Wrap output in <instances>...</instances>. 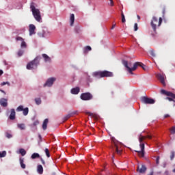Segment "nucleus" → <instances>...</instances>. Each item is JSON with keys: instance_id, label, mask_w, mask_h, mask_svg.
<instances>
[{"instance_id": "423d86ee", "label": "nucleus", "mask_w": 175, "mask_h": 175, "mask_svg": "<svg viewBox=\"0 0 175 175\" xmlns=\"http://www.w3.org/2000/svg\"><path fill=\"white\" fill-rule=\"evenodd\" d=\"M40 59H41V57L40 56L36 57L33 61L29 62L27 64V68L28 70H32V69L36 68L40 64Z\"/></svg>"}, {"instance_id": "1a4fd4ad", "label": "nucleus", "mask_w": 175, "mask_h": 175, "mask_svg": "<svg viewBox=\"0 0 175 175\" xmlns=\"http://www.w3.org/2000/svg\"><path fill=\"white\" fill-rule=\"evenodd\" d=\"M81 98L83 100H90L93 98V96L89 92L83 93L81 95Z\"/></svg>"}, {"instance_id": "dca6fc26", "label": "nucleus", "mask_w": 175, "mask_h": 175, "mask_svg": "<svg viewBox=\"0 0 175 175\" xmlns=\"http://www.w3.org/2000/svg\"><path fill=\"white\" fill-rule=\"evenodd\" d=\"M0 104L1 106L5 107L8 106V103H7V100L5 98H2L0 100Z\"/></svg>"}, {"instance_id": "6ab92c4d", "label": "nucleus", "mask_w": 175, "mask_h": 175, "mask_svg": "<svg viewBox=\"0 0 175 175\" xmlns=\"http://www.w3.org/2000/svg\"><path fill=\"white\" fill-rule=\"evenodd\" d=\"M37 171L40 174H43V167L41 165H38V168H37Z\"/></svg>"}, {"instance_id": "a19ab883", "label": "nucleus", "mask_w": 175, "mask_h": 175, "mask_svg": "<svg viewBox=\"0 0 175 175\" xmlns=\"http://www.w3.org/2000/svg\"><path fill=\"white\" fill-rule=\"evenodd\" d=\"M16 41H21V42L24 40L23 38H22V37H16Z\"/></svg>"}, {"instance_id": "5701e85b", "label": "nucleus", "mask_w": 175, "mask_h": 175, "mask_svg": "<svg viewBox=\"0 0 175 175\" xmlns=\"http://www.w3.org/2000/svg\"><path fill=\"white\" fill-rule=\"evenodd\" d=\"M40 154H38V153H33V154L31 155V158L32 159H38V158H40Z\"/></svg>"}, {"instance_id": "79ce46f5", "label": "nucleus", "mask_w": 175, "mask_h": 175, "mask_svg": "<svg viewBox=\"0 0 175 175\" xmlns=\"http://www.w3.org/2000/svg\"><path fill=\"white\" fill-rule=\"evenodd\" d=\"M159 159H160V157H157L156 158V164H157V165L159 164Z\"/></svg>"}, {"instance_id": "473e14b6", "label": "nucleus", "mask_w": 175, "mask_h": 175, "mask_svg": "<svg viewBox=\"0 0 175 175\" xmlns=\"http://www.w3.org/2000/svg\"><path fill=\"white\" fill-rule=\"evenodd\" d=\"M126 22V19H125V15L124 14V13L122 12V23H125Z\"/></svg>"}, {"instance_id": "e433bc0d", "label": "nucleus", "mask_w": 175, "mask_h": 175, "mask_svg": "<svg viewBox=\"0 0 175 175\" xmlns=\"http://www.w3.org/2000/svg\"><path fill=\"white\" fill-rule=\"evenodd\" d=\"M170 131L171 134H175V126H173Z\"/></svg>"}, {"instance_id": "de8ad7c7", "label": "nucleus", "mask_w": 175, "mask_h": 175, "mask_svg": "<svg viewBox=\"0 0 175 175\" xmlns=\"http://www.w3.org/2000/svg\"><path fill=\"white\" fill-rule=\"evenodd\" d=\"M170 117L169 114H165V116H164V118H167Z\"/></svg>"}, {"instance_id": "6e6d98bb", "label": "nucleus", "mask_w": 175, "mask_h": 175, "mask_svg": "<svg viewBox=\"0 0 175 175\" xmlns=\"http://www.w3.org/2000/svg\"><path fill=\"white\" fill-rule=\"evenodd\" d=\"M153 174H154L153 172H150V174H149V175H153Z\"/></svg>"}, {"instance_id": "ea45409f", "label": "nucleus", "mask_w": 175, "mask_h": 175, "mask_svg": "<svg viewBox=\"0 0 175 175\" xmlns=\"http://www.w3.org/2000/svg\"><path fill=\"white\" fill-rule=\"evenodd\" d=\"M8 85V86H10V83L9 82H3V83H1V86H4V85Z\"/></svg>"}, {"instance_id": "58836bf2", "label": "nucleus", "mask_w": 175, "mask_h": 175, "mask_svg": "<svg viewBox=\"0 0 175 175\" xmlns=\"http://www.w3.org/2000/svg\"><path fill=\"white\" fill-rule=\"evenodd\" d=\"M138 30L137 23H134V31H137Z\"/></svg>"}, {"instance_id": "bf43d9fd", "label": "nucleus", "mask_w": 175, "mask_h": 175, "mask_svg": "<svg viewBox=\"0 0 175 175\" xmlns=\"http://www.w3.org/2000/svg\"><path fill=\"white\" fill-rule=\"evenodd\" d=\"M113 175H117V174H113Z\"/></svg>"}, {"instance_id": "c85d7f7f", "label": "nucleus", "mask_w": 175, "mask_h": 175, "mask_svg": "<svg viewBox=\"0 0 175 175\" xmlns=\"http://www.w3.org/2000/svg\"><path fill=\"white\" fill-rule=\"evenodd\" d=\"M149 54H150V55H152V57H156L155 52L154 51V50H150L149 51Z\"/></svg>"}, {"instance_id": "3c124183", "label": "nucleus", "mask_w": 175, "mask_h": 175, "mask_svg": "<svg viewBox=\"0 0 175 175\" xmlns=\"http://www.w3.org/2000/svg\"><path fill=\"white\" fill-rule=\"evenodd\" d=\"M116 27V24L113 25L111 29H113Z\"/></svg>"}, {"instance_id": "72a5a7b5", "label": "nucleus", "mask_w": 175, "mask_h": 175, "mask_svg": "<svg viewBox=\"0 0 175 175\" xmlns=\"http://www.w3.org/2000/svg\"><path fill=\"white\" fill-rule=\"evenodd\" d=\"M45 153H46L47 157L49 158L51 155H50V152H49V150L48 148L45 149Z\"/></svg>"}, {"instance_id": "c756f323", "label": "nucleus", "mask_w": 175, "mask_h": 175, "mask_svg": "<svg viewBox=\"0 0 175 175\" xmlns=\"http://www.w3.org/2000/svg\"><path fill=\"white\" fill-rule=\"evenodd\" d=\"M175 157V152L174 151L171 152V154L170 156V160H173Z\"/></svg>"}, {"instance_id": "4468645a", "label": "nucleus", "mask_w": 175, "mask_h": 175, "mask_svg": "<svg viewBox=\"0 0 175 175\" xmlns=\"http://www.w3.org/2000/svg\"><path fill=\"white\" fill-rule=\"evenodd\" d=\"M113 142L115 145V147H116V153H118V154H121V150H118V147L117 146V145H120V144L114 139H113Z\"/></svg>"}, {"instance_id": "37998d69", "label": "nucleus", "mask_w": 175, "mask_h": 175, "mask_svg": "<svg viewBox=\"0 0 175 175\" xmlns=\"http://www.w3.org/2000/svg\"><path fill=\"white\" fill-rule=\"evenodd\" d=\"M77 113H78V111H75L70 113V115H71V116H73L74 115L77 114Z\"/></svg>"}, {"instance_id": "0eeeda50", "label": "nucleus", "mask_w": 175, "mask_h": 175, "mask_svg": "<svg viewBox=\"0 0 175 175\" xmlns=\"http://www.w3.org/2000/svg\"><path fill=\"white\" fill-rule=\"evenodd\" d=\"M160 93H161L162 94H164L165 96H167L169 97L165 98V100H168L169 101H172L173 102V106H175V100L174 99H175V94L172 93L171 92H167L165 91V90H161V91H160Z\"/></svg>"}, {"instance_id": "5fc2aeb1", "label": "nucleus", "mask_w": 175, "mask_h": 175, "mask_svg": "<svg viewBox=\"0 0 175 175\" xmlns=\"http://www.w3.org/2000/svg\"><path fill=\"white\" fill-rule=\"evenodd\" d=\"M0 91L5 94V92L3 90H0Z\"/></svg>"}, {"instance_id": "7c9ffc66", "label": "nucleus", "mask_w": 175, "mask_h": 175, "mask_svg": "<svg viewBox=\"0 0 175 175\" xmlns=\"http://www.w3.org/2000/svg\"><path fill=\"white\" fill-rule=\"evenodd\" d=\"M23 109H24L23 106L21 105V106H19V107L16 109V111H17L18 112H20V111H23Z\"/></svg>"}, {"instance_id": "412c9836", "label": "nucleus", "mask_w": 175, "mask_h": 175, "mask_svg": "<svg viewBox=\"0 0 175 175\" xmlns=\"http://www.w3.org/2000/svg\"><path fill=\"white\" fill-rule=\"evenodd\" d=\"M42 57H44V61L46 62H51V58L47 55L43 54Z\"/></svg>"}, {"instance_id": "f8f14e48", "label": "nucleus", "mask_w": 175, "mask_h": 175, "mask_svg": "<svg viewBox=\"0 0 175 175\" xmlns=\"http://www.w3.org/2000/svg\"><path fill=\"white\" fill-rule=\"evenodd\" d=\"M147 168L145 165H142L140 166H138V168L137 169V172H139V174H144L146 171Z\"/></svg>"}, {"instance_id": "b1692460", "label": "nucleus", "mask_w": 175, "mask_h": 175, "mask_svg": "<svg viewBox=\"0 0 175 175\" xmlns=\"http://www.w3.org/2000/svg\"><path fill=\"white\" fill-rule=\"evenodd\" d=\"M18 128L20 129L21 130H25V125L24 124H18Z\"/></svg>"}, {"instance_id": "603ef678", "label": "nucleus", "mask_w": 175, "mask_h": 175, "mask_svg": "<svg viewBox=\"0 0 175 175\" xmlns=\"http://www.w3.org/2000/svg\"><path fill=\"white\" fill-rule=\"evenodd\" d=\"M137 18H138V20H140V16H139V15H137Z\"/></svg>"}, {"instance_id": "39448f33", "label": "nucleus", "mask_w": 175, "mask_h": 175, "mask_svg": "<svg viewBox=\"0 0 175 175\" xmlns=\"http://www.w3.org/2000/svg\"><path fill=\"white\" fill-rule=\"evenodd\" d=\"M94 77L97 78L112 77L113 74L109 71L96 72L93 74Z\"/></svg>"}, {"instance_id": "864d4df0", "label": "nucleus", "mask_w": 175, "mask_h": 175, "mask_svg": "<svg viewBox=\"0 0 175 175\" xmlns=\"http://www.w3.org/2000/svg\"><path fill=\"white\" fill-rule=\"evenodd\" d=\"M165 8L163 10V14H165Z\"/></svg>"}, {"instance_id": "49530a36", "label": "nucleus", "mask_w": 175, "mask_h": 175, "mask_svg": "<svg viewBox=\"0 0 175 175\" xmlns=\"http://www.w3.org/2000/svg\"><path fill=\"white\" fill-rule=\"evenodd\" d=\"M40 160H41L42 163L44 165H45V161L43 160L42 158H41Z\"/></svg>"}, {"instance_id": "20e7f679", "label": "nucleus", "mask_w": 175, "mask_h": 175, "mask_svg": "<svg viewBox=\"0 0 175 175\" xmlns=\"http://www.w3.org/2000/svg\"><path fill=\"white\" fill-rule=\"evenodd\" d=\"M31 10L36 21H38V23H42V19L40 10L36 8V7L33 4L31 5Z\"/></svg>"}, {"instance_id": "f704fd0d", "label": "nucleus", "mask_w": 175, "mask_h": 175, "mask_svg": "<svg viewBox=\"0 0 175 175\" xmlns=\"http://www.w3.org/2000/svg\"><path fill=\"white\" fill-rule=\"evenodd\" d=\"M21 47L25 49L27 47V44L24 40L21 43Z\"/></svg>"}, {"instance_id": "4d7b16f0", "label": "nucleus", "mask_w": 175, "mask_h": 175, "mask_svg": "<svg viewBox=\"0 0 175 175\" xmlns=\"http://www.w3.org/2000/svg\"><path fill=\"white\" fill-rule=\"evenodd\" d=\"M172 172H175V168H174V170H172Z\"/></svg>"}, {"instance_id": "6e6552de", "label": "nucleus", "mask_w": 175, "mask_h": 175, "mask_svg": "<svg viewBox=\"0 0 175 175\" xmlns=\"http://www.w3.org/2000/svg\"><path fill=\"white\" fill-rule=\"evenodd\" d=\"M141 102H142V103L149 105H152L155 103V100L154 99L146 96L141 98Z\"/></svg>"}, {"instance_id": "c03bdc74", "label": "nucleus", "mask_w": 175, "mask_h": 175, "mask_svg": "<svg viewBox=\"0 0 175 175\" xmlns=\"http://www.w3.org/2000/svg\"><path fill=\"white\" fill-rule=\"evenodd\" d=\"M6 137H7L8 139H10V138H11L12 136V135H10V133H7V134H6Z\"/></svg>"}, {"instance_id": "393cba45", "label": "nucleus", "mask_w": 175, "mask_h": 175, "mask_svg": "<svg viewBox=\"0 0 175 175\" xmlns=\"http://www.w3.org/2000/svg\"><path fill=\"white\" fill-rule=\"evenodd\" d=\"M19 153L21 154L22 156H25L26 154V151L23 148H21L19 150Z\"/></svg>"}, {"instance_id": "13d9d810", "label": "nucleus", "mask_w": 175, "mask_h": 175, "mask_svg": "<svg viewBox=\"0 0 175 175\" xmlns=\"http://www.w3.org/2000/svg\"><path fill=\"white\" fill-rule=\"evenodd\" d=\"M146 70H148V67H146Z\"/></svg>"}, {"instance_id": "4be33fe9", "label": "nucleus", "mask_w": 175, "mask_h": 175, "mask_svg": "<svg viewBox=\"0 0 175 175\" xmlns=\"http://www.w3.org/2000/svg\"><path fill=\"white\" fill-rule=\"evenodd\" d=\"M75 23V15L71 14L70 15V26L72 27Z\"/></svg>"}, {"instance_id": "7ed1b4c3", "label": "nucleus", "mask_w": 175, "mask_h": 175, "mask_svg": "<svg viewBox=\"0 0 175 175\" xmlns=\"http://www.w3.org/2000/svg\"><path fill=\"white\" fill-rule=\"evenodd\" d=\"M162 22V18H159V19L157 16H153V18H152V21H150V26H152V29H153L154 33L157 32V28L161 25Z\"/></svg>"}, {"instance_id": "a878e982", "label": "nucleus", "mask_w": 175, "mask_h": 175, "mask_svg": "<svg viewBox=\"0 0 175 175\" xmlns=\"http://www.w3.org/2000/svg\"><path fill=\"white\" fill-rule=\"evenodd\" d=\"M23 115L26 116L29 113V109L27 107L25 109H23Z\"/></svg>"}, {"instance_id": "2eb2a0df", "label": "nucleus", "mask_w": 175, "mask_h": 175, "mask_svg": "<svg viewBox=\"0 0 175 175\" xmlns=\"http://www.w3.org/2000/svg\"><path fill=\"white\" fill-rule=\"evenodd\" d=\"M16 112L14 109H11V114L10 116V119L14 120L15 119Z\"/></svg>"}, {"instance_id": "4c0bfd02", "label": "nucleus", "mask_w": 175, "mask_h": 175, "mask_svg": "<svg viewBox=\"0 0 175 175\" xmlns=\"http://www.w3.org/2000/svg\"><path fill=\"white\" fill-rule=\"evenodd\" d=\"M23 53H24V51H22V50H20V51L18 52V57L22 56V55H23Z\"/></svg>"}, {"instance_id": "09e8293b", "label": "nucleus", "mask_w": 175, "mask_h": 175, "mask_svg": "<svg viewBox=\"0 0 175 175\" xmlns=\"http://www.w3.org/2000/svg\"><path fill=\"white\" fill-rule=\"evenodd\" d=\"M3 74V70H0V76H1Z\"/></svg>"}, {"instance_id": "9d476101", "label": "nucleus", "mask_w": 175, "mask_h": 175, "mask_svg": "<svg viewBox=\"0 0 175 175\" xmlns=\"http://www.w3.org/2000/svg\"><path fill=\"white\" fill-rule=\"evenodd\" d=\"M55 81H56V79L54 77H51V78L49 79L46 81V83L44 85V88L45 87H51Z\"/></svg>"}, {"instance_id": "f3484780", "label": "nucleus", "mask_w": 175, "mask_h": 175, "mask_svg": "<svg viewBox=\"0 0 175 175\" xmlns=\"http://www.w3.org/2000/svg\"><path fill=\"white\" fill-rule=\"evenodd\" d=\"M79 92H80V89L78 87L71 90V93L72 94H78L79 93Z\"/></svg>"}, {"instance_id": "2f4dec72", "label": "nucleus", "mask_w": 175, "mask_h": 175, "mask_svg": "<svg viewBox=\"0 0 175 175\" xmlns=\"http://www.w3.org/2000/svg\"><path fill=\"white\" fill-rule=\"evenodd\" d=\"M6 156V152L3 151L2 152H0V158L5 157Z\"/></svg>"}, {"instance_id": "aec40b11", "label": "nucleus", "mask_w": 175, "mask_h": 175, "mask_svg": "<svg viewBox=\"0 0 175 175\" xmlns=\"http://www.w3.org/2000/svg\"><path fill=\"white\" fill-rule=\"evenodd\" d=\"M20 164H21V166L23 169H25L26 167V165L24 163V158H20Z\"/></svg>"}, {"instance_id": "f03ea898", "label": "nucleus", "mask_w": 175, "mask_h": 175, "mask_svg": "<svg viewBox=\"0 0 175 175\" xmlns=\"http://www.w3.org/2000/svg\"><path fill=\"white\" fill-rule=\"evenodd\" d=\"M146 138L151 139L152 138V136L150 135H148L147 136H142V135H139V137L138 138L139 141V147H141V151H135L138 152V156L141 157H144V153H145V144L143 143V141L145 140Z\"/></svg>"}, {"instance_id": "bb28decb", "label": "nucleus", "mask_w": 175, "mask_h": 175, "mask_svg": "<svg viewBox=\"0 0 175 175\" xmlns=\"http://www.w3.org/2000/svg\"><path fill=\"white\" fill-rule=\"evenodd\" d=\"M35 101H36V103L38 105H40L41 104V99L40 98H36L35 99Z\"/></svg>"}, {"instance_id": "a18cd8bd", "label": "nucleus", "mask_w": 175, "mask_h": 175, "mask_svg": "<svg viewBox=\"0 0 175 175\" xmlns=\"http://www.w3.org/2000/svg\"><path fill=\"white\" fill-rule=\"evenodd\" d=\"M38 124H39V122L38 121H36V122H33V126H37Z\"/></svg>"}, {"instance_id": "8fccbe9b", "label": "nucleus", "mask_w": 175, "mask_h": 175, "mask_svg": "<svg viewBox=\"0 0 175 175\" xmlns=\"http://www.w3.org/2000/svg\"><path fill=\"white\" fill-rule=\"evenodd\" d=\"M90 116H93V117H95V116H96V115H94V113H90Z\"/></svg>"}, {"instance_id": "cd10ccee", "label": "nucleus", "mask_w": 175, "mask_h": 175, "mask_svg": "<svg viewBox=\"0 0 175 175\" xmlns=\"http://www.w3.org/2000/svg\"><path fill=\"white\" fill-rule=\"evenodd\" d=\"M70 117H72V115H71V113H69V114L66 115V116L64 118V121H66V120H68Z\"/></svg>"}, {"instance_id": "9b49d317", "label": "nucleus", "mask_w": 175, "mask_h": 175, "mask_svg": "<svg viewBox=\"0 0 175 175\" xmlns=\"http://www.w3.org/2000/svg\"><path fill=\"white\" fill-rule=\"evenodd\" d=\"M157 77V79H159V81H160V83H161V84H163L164 86L166 85L165 82V79L166 78L165 75H162V74H157V76H156Z\"/></svg>"}, {"instance_id": "f257e3e1", "label": "nucleus", "mask_w": 175, "mask_h": 175, "mask_svg": "<svg viewBox=\"0 0 175 175\" xmlns=\"http://www.w3.org/2000/svg\"><path fill=\"white\" fill-rule=\"evenodd\" d=\"M123 65H124V67L127 68V72L133 75V72L135 71L138 66L142 68L144 70H146V66H144L142 63L141 62H135L134 64V66L132 67V63L131 62H128L127 61H123Z\"/></svg>"}, {"instance_id": "c9c22d12", "label": "nucleus", "mask_w": 175, "mask_h": 175, "mask_svg": "<svg viewBox=\"0 0 175 175\" xmlns=\"http://www.w3.org/2000/svg\"><path fill=\"white\" fill-rule=\"evenodd\" d=\"M92 51V48L90 46H88L85 48V52Z\"/></svg>"}, {"instance_id": "a211bd4d", "label": "nucleus", "mask_w": 175, "mask_h": 175, "mask_svg": "<svg viewBox=\"0 0 175 175\" xmlns=\"http://www.w3.org/2000/svg\"><path fill=\"white\" fill-rule=\"evenodd\" d=\"M49 123V120L48 119H45L43 124H42V129L45 131L47 129V124Z\"/></svg>"}, {"instance_id": "ddd939ff", "label": "nucleus", "mask_w": 175, "mask_h": 175, "mask_svg": "<svg viewBox=\"0 0 175 175\" xmlns=\"http://www.w3.org/2000/svg\"><path fill=\"white\" fill-rule=\"evenodd\" d=\"M36 26L35 25H29V35L32 36L34 35L36 33Z\"/></svg>"}]
</instances>
